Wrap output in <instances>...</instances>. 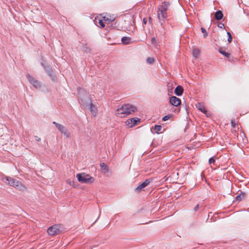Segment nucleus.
<instances>
[{"instance_id":"nucleus-1","label":"nucleus","mask_w":249,"mask_h":249,"mask_svg":"<svg viewBox=\"0 0 249 249\" xmlns=\"http://www.w3.org/2000/svg\"><path fill=\"white\" fill-rule=\"evenodd\" d=\"M136 107L130 104H124L116 111V115L119 117H124L136 111Z\"/></svg>"},{"instance_id":"nucleus-2","label":"nucleus","mask_w":249,"mask_h":249,"mask_svg":"<svg viewBox=\"0 0 249 249\" xmlns=\"http://www.w3.org/2000/svg\"><path fill=\"white\" fill-rule=\"evenodd\" d=\"M5 183L8 184L10 186L14 187L16 189L20 191L24 192L26 190V187L19 180L16 178H13L11 177H6Z\"/></svg>"},{"instance_id":"nucleus-3","label":"nucleus","mask_w":249,"mask_h":249,"mask_svg":"<svg viewBox=\"0 0 249 249\" xmlns=\"http://www.w3.org/2000/svg\"><path fill=\"white\" fill-rule=\"evenodd\" d=\"M26 77L30 83L35 88L44 92L46 91H48L47 89L46 88V87L44 85H43L39 81L36 79L35 77L30 75L28 73L27 74Z\"/></svg>"},{"instance_id":"nucleus-4","label":"nucleus","mask_w":249,"mask_h":249,"mask_svg":"<svg viewBox=\"0 0 249 249\" xmlns=\"http://www.w3.org/2000/svg\"><path fill=\"white\" fill-rule=\"evenodd\" d=\"M168 4L166 2H163L159 6L158 11V18L160 23L161 25H162V21H164L167 18V10Z\"/></svg>"},{"instance_id":"nucleus-5","label":"nucleus","mask_w":249,"mask_h":249,"mask_svg":"<svg viewBox=\"0 0 249 249\" xmlns=\"http://www.w3.org/2000/svg\"><path fill=\"white\" fill-rule=\"evenodd\" d=\"M76 177L78 181L82 183L91 184L94 181L93 178L85 173L78 174Z\"/></svg>"},{"instance_id":"nucleus-6","label":"nucleus","mask_w":249,"mask_h":249,"mask_svg":"<svg viewBox=\"0 0 249 249\" xmlns=\"http://www.w3.org/2000/svg\"><path fill=\"white\" fill-rule=\"evenodd\" d=\"M63 231V227L61 225H54L50 227L47 230L49 235H54L59 234Z\"/></svg>"},{"instance_id":"nucleus-7","label":"nucleus","mask_w":249,"mask_h":249,"mask_svg":"<svg viewBox=\"0 0 249 249\" xmlns=\"http://www.w3.org/2000/svg\"><path fill=\"white\" fill-rule=\"evenodd\" d=\"M40 64L44 68L46 72L50 78L53 81H55L56 79V77L51 67L49 65H46L44 60H42L40 62Z\"/></svg>"},{"instance_id":"nucleus-8","label":"nucleus","mask_w":249,"mask_h":249,"mask_svg":"<svg viewBox=\"0 0 249 249\" xmlns=\"http://www.w3.org/2000/svg\"><path fill=\"white\" fill-rule=\"evenodd\" d=\"M53 124L55 125V127L57 128L58 131L60 133L63 134L64 136H65L67 138H69L70 136V132L64 125L60 124L55 122H53Z\"/></svg>"},{"instance_id":"nucleus-9","label":"nucleus","mask_w":249,"mask_h":249,"mask_svg":"<svg viewBox=\"0 0 249 249\" xmlns=\"http://www.w3.org/2000/svg\"><path fill=\"white\" fill-rule=\"evenodd\" d=\"M138 122H140V119L138 118H132L128 119L125 122V124L128 127H132L137 124Z\"/></svg>"},{"instance_id":"nucleus-10","label":"nucleus","mask_w":249,"mask_h":249,"mask_svg":"<svg viewBox=\"0 0 249 249\" xmlns=\"http://www.w3.org/2000/svg\"><path fill=\"white\" fill-rule=\"evenodd\" d=\"M170 103L174 106L177 107L181 104V100L176 96H173L170 98Z\"/></svg>"},{"instance_id":"nucleus-11","label":"nucleus","mask_w":249,"mask_h":249,"mask_svg":"<svg viewBox=\"0 0 249 249\" xmlns=\"http://www.w3.org/2000/svg\"><path fill=\"white\" fill-rule=\"evenodd\" d=\"M151 180L146 179L142 183L138 185L135 189V191L137 192H140L143 188L146 187L151 182Z\"/></svg>"},{"instance_id":"nucleus-12","label":"nucleus","mask_w":249,"mask_h":249,"mask_svg":"<svg viewBox=\"0 0 249 249\" xmlns=\"http://www.w3.org/2000/svg\"><path fill=\"white\" fill-rule=\"evenodd\" d=\"M183 88L181 86H178L174 91L175 94L178 96H181L183 92Z\"/></svg>"},{"instance_id":"nucleus-13","label":"nucleus","mask_w":249,"mask_h":249,"mask_svg":"<svg viewBox=\"0 0 249 249\" xmlns=\"http://www.w3.org/2000/svg\"><path fill=\"white\" fill-rule=\"evenodd\" d=\"M196 107L198 110H200L202 112L208 116V115L207 114V109L202 104H201V103H198L196 105Z\"/></svg>"},{"instance_id":"nucleus-14","label":"nucleus","mask_w":249,"mask_h":249,"mask_svg":"<svg viewBox=\"0 0 249 249\" xmlns=\"http://www.w3.org/2000/svg\"><path fill=\"white\" fill-rule=\"evenodd\" d=\"M215 18L217 20H221L223 17V14L220 10L217 11L214 14Z\"/></svg>"},{"instance_id":"nucleus-15","label":"nucleus","mask_w":249,"mask_h":249,"mask_svg":"<svg viewBox=\"0 0 249 249\" xmlns=\"http://www.w3.org/2000/svg\"><path fill=\"white\" fill-rule=\"evenodd\" d=\"M89 109L91 113L94 115L95 116L96 115L97 112V108L95 106L93 105L92 103H90L89 105Z\"/></svg>"},{"instance_id":"nucleus-16","label":"nucleus","mask_w":249,"mask_h":249,"mask_svg":"<svg viewBox=\"0 0 249 249\" xmlns=\"http://www.w3.org/2000/svg\"><path fill=\"white\" fill-rule=\"evenodd\" d=\"M246 194L245 192H240V193L239 194V195H238L236 197H235V199L237 201H241L243 199H244L245 197V196H246Z\"/></svg>"},{"instance_id":"nucleus-17","label":"nucleus","mask_w":249,"mask_h":249,"mask_svg":"<svg viewBox=\"0 0 249 249\" xmlns=\"http://www.w3.org/2000/svg\"><path fill=\"white\" fill-rule=\"evenodd\" d=\"M123 44L126 45L130 43L131 41V38L126 36H124L121 39Z\"/></svg>"},{"instance_id":"nucleus-18","label":"nucleus","mask_w":249,"mask_h":249,"mask_svg":"<svg viewBox=\"0 0 249 249\" xmlns=\"http://www.w3.org/2000/svg\"><path fill=\"white\" fill-rule=\"evenodd\" d=\"M218 52L222 54H223L226 57L229 58L230 56V53L222 50L221 49H220L218 50Z\"/></svg>"},{"instance_id":"nucleus-19","label":"nucleus","mask_w":249,"mask_h":249,"mask_svg":"<svg viewBox=\"0 0 249 249\" xmlns=\"http://www.w3.org/2000/svg\"><path fill=\"white\" fill-rule=\"evenodd\" d=\"M200 54V51L197 49H195L193 51V55L196 58H197Z\"/></svg>"},{"instance_id":"nucleus-20","label":"nucleus","mask_w":249,"mask_h":249,"mask_svg":"<svg viewBox=\"0 0 249 249\" xmlns=\"http://www.w3.org/2000/svg\"><path fill=\"white\" fill-rule=\"evenodd\" d=\"M100 167L101 169L105 170L106 172H107L108 171V166L106 165L104 163H101L100 164Z\"/></svg>"},{"instance_id":"nucleus-21","label":"nucleus","mask_w":249,"mask_h":249,"mask_svg":"<svg viewBox=\"0 0 249 249\" xmlns=\"http://www.w3.org/2000/svg\"><path fill=\"white\" fill-rule=\"evenodd\" d=\"M146 62L148 64H152L154 63L155 59L152 57H148L146 59Z\"/></svg>"},{"instance_id":"nucleus-22","label":"nucleus","mask_w":249,"mask_h":249,"mask_svg":"<svg viewBox=\"0 0 249 249\" xmlns=\"http://www.w3.org/2000/svg\"><path fill=\"white\" fill-rule=\"evenodd\" d=\"M162 129V127L160 125H155L154 126V130L159 133V132Z\"/></svg>"},{"instance_id":"nucleus-23","label":"nucleus","mask_w":249,"mask_h":249,"mask_svg":"<svg viewBox=\"0 0 249 249\" xmlns=\"http://www.w3.org/2000/svg\"><path fill=\"white\" fill-rule=\"evenodd\" d=\"M83 50L85 52L87 53H89L90 52V49L88 47V45L87 44H83Z\"/></svg>"},{"instance_id":"nucleus-24","label":"nucleus","mask_w":249,"mask_h":249,"mask_svg":"<svg viewBox=\"0 0 249 249\" xmlns=\"http://www.w3.org/2000/svg\"><path fill=\"white\" fill-rule=\"evenodd\" d=\"M201 31L202 32V33L203 34V36H204V38H205L206 36H207L208 33L206 31L205 29H204L203 27H201Z\"/></svg>"},{"instance_id":"nucleus-25","label":"nucleus","mask_w":249,"mask_h":249,"mask_svg":"<svg viewBox=\"0 0 249 249\" xmlns=\"http://www.w3.org/2000/svg\"><path fill=\"white\" fill-rule=\"evenodd\" d=\"M161 26V29L160 30H159V32L160 33L161 35H164L165 33V29L164 28V27L162 26V25Z\"/></svg>"},{"instance_id":"nucleus-26","label":"nucleus","mask_w":249,"mask_h":249,"mask_svg":"<svg viewBox=\"0 0 249 249\" xmlns=\"http://www.w3.org/2000/svg\"><path fill=\"white\" fill-rule=\"evenodd\" d=\"M170 117H171V115L169 114L165 115L162 117V120L163 121H166L168 120L169 119H170Z\"/></svg>"},{"instance_id":"nucleus-27","label":"nucleus","mask_w":249,"mask_h":249,"mask_svg":"<svg viewBox=\"0 0 249 249\" xmlns=\"http://www.w3.org/2000/svg\"><path fill=\"white\" fill-rule=\"evenodd\" d=\"M227 35L228 36V41L231 42L232 40L231 35L230 32H227Z\"/></svg>"},{"instance_id":"nucleus-28","label":"nucleus","mask_w":249,"mask_h":249,"mask_svg":"<svg viewBox=\"0 0 249 249\" xmlns=\"http://www.w3.org/2000/svg\"><path fill=\"white\" fill-rule=\"evenodd\" d=\"M218 27L219 28H221V29H224L225 28V25H224V24L222 23V22H219L218 24Z\"/></svg>"},{"instance_id":"nucleus-29","label":"nucleus","mask_w":249,"mask_h":249,"mask_svg":"<svg viewBox=\"0 0 249 249\" xmlns=\"http://www.w3.org/2000/svg\"><path fill=\"white\" fill-rule=\"evenodd\" d=\"M215 162V160L213 158H211L209 160V162L210 164L212 163H214Z\"/></svg>"},{"instance_id":"nucleus-30","label":"nucleus","mask_w":249,"mask_h":249,"mask_svg":"<svg viewBox=\"0 0 249 249\" xmlns=\"http://www.w3.org/2000/svg\"><path fill=\"white\" fill-rule=\"evenodd\" d=\"M151 42L153 45H156L157 41L155 37H152L151 39Z\"/></svg>"},{"instance_id":"nucleus-31","label":"nucleus","mask_w":249,"mask_h":249,"mask_svg":"<svg viewBox=\"0 0 249 249\" xmlns=\"http://www.w3.org/2000/svg\"><path fill=\"white\" fill-rule=\"evenodd\" d=\"M99 24H100V26H101L102 27H103H103H105V24H104V22H103L102 20H99Z\"/></svg>"},{"instance_id":"nucleus-32","label":"nucleus","mask_w":249,"mask_h":249,"mask_svg":"<svg viewBox=\"0 0 249 249\" xmlns=\"http://www.w3.org/2000/svg\"><path fill=\"white\" fill-rule=\"evenodd\" d=\"M35 139L37 142H39L41 140L40 138H39L38 136H35Z\"/></svg>"},{"instance_id":"nucleus-33","label":"nucleus","mask_w":249,"mask_h":249,"mask_svg":"<svg viewBox=\"0 0 249 249\" xmlns=\"http://www.w3.org/2000/svg\"><path fill=\"white\" fill-rule=\"evenodd\" d=\"M198 208H199V205L197 204L194 208V211H196L198 210Z\"/></svg>"},{"instance_id":"nucleus-34","label":"nucleus","mask_w":249,"mask_h":249,"mask_svg":"<svg viewBox=\"0 0 249 249\" xmlns=\"http://www.w3.org/2000/svg\"><path fill=\"white\" fill-rule=\"evenodd\" d=\"M231 125H232L233 127H235V123L234 122V121H231Z\"/></svg>"},{"instance_id":"nucleus-35","label":"nucleus","mask_w":249,"mask_h":249,"mask_svg":"<svg viewBox=\"0 0 249 249\" xmlns=\"http://www.w3.org/2000/svg\"><path fill=\"white\" fill-rule=\"evenodd\" d=\"M142 22H143V24H144V25H145V24H146V22H147V20H146V18H144L143 19V21H142Z\"/></svg>"},{"instance_id":"nucleus-36","label":"nucleus","mask_w":249,"mask_h":249,"mask_svg":"<svg viewBox=\"0 0 249 249\" xmlns=\"http://www.w3.org/2000/svg\"><path fill=\"white\" fill-rule=\"evenodd\" d=\"M83 90L82 89H78V92H79V94H80V92H81V91H83Z\"/></svg>"},{"instance_id":"nucleus-37","label":"nucleus","mask_w":249,"mask_h":249,"mask_svg":"<svg viewBox=\"0 0 249 249\" xmlns=\"http://www.w3.org/2000/svg\"><path fill=\"white\" fill-rule=\"evenodd\" d=\"M84 92L85 93V94H86V96H87V97H88V95H87V94L86 91H84Z\"/></svg>"},{"instance_id":"nucleus-38","label":"nucleus","mask_w":249,"mask_h":249,"mask_svg":"<svg viewBox=\"0 0 249 249\" xmlns=\"http://www.w3.org/2000/svg\"><path fill=\"white\" fill-rule=\"evenodd\" d=\"M151 18H149V20H151Z\"/></svg>"}]
</instances>
